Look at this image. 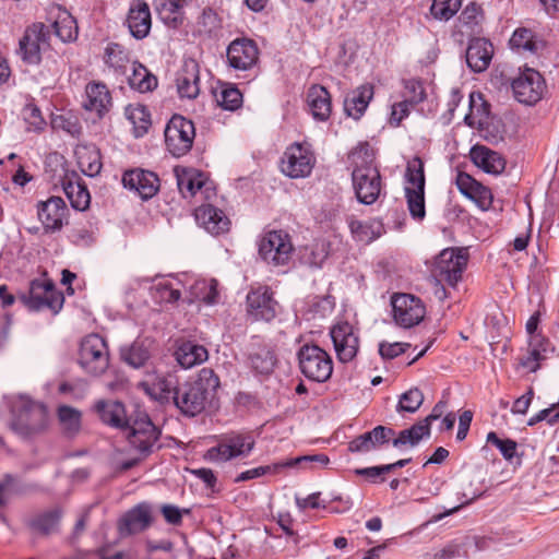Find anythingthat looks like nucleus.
Instances as JSON below:
<instances>
[{
    "label": "nucleus",
    "mask_w": 559,
    "mask_h": 559,
    "mask_svg": "<svg viewBox=\"0 0 559 559\" xmlns=\"http://www.w3.org/2000/svg\"><path fill=\"white\" fill-rule=\"evenodd\" d=\"M219 384V378L214 370L203 368L194 380L179 384L173 404L183 416L194 417L215 399Z\"/></svg>",
    "instance_id": "obj_1"
},
{
    "label": "nucleus",
    "mask_w": 559,
    "mask_h": 559,
    "mask_svg": "<svg viewBox=\"0 0 559 559\" xmlns=\"http://www.w3.org/2000/svg\"><path fill=\"white\" fill-rule=\"evenodd\" d=\"M354 169L353 187L357 200L366 205L373 204L381 192V176L374 165V156L368 143L359 144L352 153Z\"/></svg>",
    "instance_id": "obj_2"
},
{
    "label": "nucleus",
    "mask_w": 559,
    "mask_h": 559,
    "mask_svg": "<svg viewBox=\"0 0 559 559\" xmlns=\"http://www.w3.org/2000/svg\"><path fill=\"white\" fill-rule=\"evenodd\" d=\"M10 429L21 439L31 440L48 429V411L41 403L20 395L11 406Z\"/></svg>",
    "instance_id": "obj_3"
},
{
    "label": "nucleus",
    "mask_w": 559,
    "mask_h": 559,
    "mask_svg": "<svg viewBox=\"0 0 559 559\" xmlns=\"http://www.w3.org/2000/svg\"><path fill=\"white\" fill-rule=\"evenodd\" d=\"M126 436L128 444L139 453L136 456H131L127 460L118 459L120 450L116 451L115 463L117 469L126 472L138 465L141 460L151 454L155 448H159L157 442L159 440L160 430L152 423L147 415H142L130 421L126 428Z\"/></svg>",
    "instance_id": "obj_4"
},
{
    "label": "nucleus",
    "mask_w": 559,
    "mask_h": 559,
    "mask_svg": "<svg viewBox=\"0 0 559 559\" xmlns=\"http://www.w3.org/2000/svg\"><path fill=\"white\" fill-rule=\"evenodd\" d=\"M300 372L310 381L322 383L333 372L331 356L316 344H305L297 352Z\"/></svg>",
    "instance_id": "obj_5"
},
{
    "label": "nucleus",
    "mask_w": 559,
    "mask_h": 559,
    "mask_svg": "<svg viewBox=\"0 0 559 559\" xmlns=\"http://www.w3.org/2000/svg\"><path fill=\"white\" fill-rule=\"evenodd\" d=\"M293 251L290 236L284 230L266 231L259 240V255L267 265L288 264Z\"/></svg>",
    "instance_id": "obj_6"
},
{
    "label": "nucleus",
    "mask_w": 559,
    "mask_h": 559,
    "mask_svg": "<svg viewBox=\"0 0 559 559\" xmlns=\"http://www.w3.org/2000/svg\"><path fill=\"white\" fill-rule=\"evenodd\" d=\"M80 366L91 376L103 374L109 366V352L106 341L98 334L83 338L79 355Z\"/></svg>",
    "instance_id": "obj_7"
},
{
    "label": "nucleus",
    "mask_w": 559,
    "mask_h": 559,
    "mask_svg": "<svg viewBox=\"0 0 559 559\" xmlns=\"http://www.w3.org/2000/svg\"><path fill=\"white\" fill-rule=\"evenodd\" d=\"M254 444L255 441L249 433H228L222 437L217 445L210 448L204 457L216 463L247 457Z\"/></svg>",
    "instance_id": "obj_8"
},
{
    "label": "nucleus",
    "mask_w": 559,
    "mask_h": 559,
    "mask_svg": "<svg viewBox=\"0 0 559 559\" xmlns=\"http://www.w3.org/2000/svg\"><path fill=\"white\" fill-rule=\"evenodd\" d=\"M164 133L168 152L173 156L181 157L191 150L195 129L191 120L180 115H175L167 123Z\"/></svg>",
    "instance_id": "obj_9"
},
{
    "label": "nucleus",
    "mask_w": 559,
    "mask_h": 559,
    "mask_svg": "<svg viewBox=\"0 0 559 559\" xmlns=\"http://www.w3.org/2000/svg\"><path fill=\"white\" fill-rule=\"evenodd\" d=\"M21 299L32 311L47 308L53 313H58L64 302L63 295L56 290L52 282L39 280L32 281L29 295H23Z\"/></svg>",
    "instance_id": "obj_10"
},
{
    "label": "nucleus",
    "mask_w": 559,
    "mask_h": 559,
    "mask_svg": "<svg viewBox=\"0 0 559 559\" xmlns=\"http://www.w3.org/2000/svg\"><path fill=\"white\" fill-rule=\"evenodd\" d=\"M50 29L43 23L28 26L19 41L21 59L27 64H38L41 60V50L49 47Z\"/></svg>",
    "instance_id": "obj_11"
},
{
    "label": "nucleus",
    "mask_w": 559,
    "mask_h": 559,
    "mask_svg": "<svg viewBox=\"0 0 559 559\" xmlns=\"http://www.w3.org/2000/svg\"><path fill=\"white\" fill-rule=\"evenodd\" d=\"M393 319L402 328L409 329L419 324L426 314L420 298L411 294H394L391 297Z\"/></svg>",
    "instance_id": "obj_12"
},
{
    "label": "nucleus",
    "mask_w": 559,
    "mask_h": 559,
    "mask_svg": "<svg viewBox=\"0 0 559 559\" xmlns=\"http://www.w3.org/2000/svg\"><path fill=\"white\" fill-rule=\"evenodd\" d=\"M316 164V157L309 145L294 143L288 146L282 158L283 174L290 178L308 177Z\"/></svg>",
    "instance_id": "obj_13"
},
{
    "label": "nucleus",
    "mask_w": 559,
    "mask_h": 559,
    "mask_svg": "<svg viewBox=\"0 0 559 559\" xmlns=\"http://www.w3.org/2000/svg\"><path fill=\"white\" fill-rule=\"evenodd\" d=\"M511 87L519 103L534 105L542 99L546 83L538 71L526 68L513 79Z\"/></svg>",
    "instance_id": "obj_14"
},
{
    "label": "nucleus",
    "mask_w": 559,
    "mask_h": 559,
    "mask_svg": "<svg viewBox=\"0 0 559 559\" xmlns=\"http://www.w3.org/2000/svg\"><path fill=\"white\" fill-rule=\"evenodd\" d=\"M467 264V255L461 249H444L438 257L435 266V277H440L451 287L461 281Z\"/></svg>",
    "instance_id": "obj_15"
},
{
    "label": "nucleus",
    "mask_w": 559,
    "mask_h": 559,
    "mask_svg": "<svg viewBox=\"0 0 559 559\" xmlns=\"http://www.w3.org/2000/svg\"><path fill=\"white\" fill-rule=\"evenodd\" d=\"M336 356L341 362L352 361L359 349V337L348 322H337L330 331Z\"/></svg>",
    "instance_id": "obj_16"
},
{
    "label": "nucleus",
    "mask_w": 559,
    "mask_h": 559,
    "mask_svg": "<svg viewBox=\"0 0 559 559\" xmlns=\"http://www.w3.org/2000/svg\"><path fill=\"white\" fill-rule=\"evenodd\" d=\"M152 506L141 502L128 510L118 521V532L121 537L135 535L147 530L153 523Z\"/></svg>",
    "instance_id": "obj_17"
},
{
    "label": "nucleus",
    "mask_w": 559,
    "mask_h": 559,
    "mask_svg": "<svg viewBox=\"0 0 559 559\" xmlns=\"http://www.w3.org/2000/svg\"><path fill=\"white\" fill-rule=\"evenodd\" d=\"M122 185L126 189L135 192L142 200H148L157 193L159 179L150 170L130 169L123 173Z\"/></svg>",
    "instance_id": "obj_18"
},
{
    "label": "nucleus",
    "mask_w": 559,
    "mask_h": 559,
    "mask_svg": "<svg viewBox=\"0 0 559 559\" xmlns=\"http://www.w3.org/2000/svg\"><path fill=\"white\" fill-rule=\"evenodd\" d=\"M248 314L254 321H271L276 316V301L266 286L252 289L247 295Z\"/></svg>",
    "instance_id": "obj_19"
},
{
    "label": "nucleus",
    "mask_w": 559,
    "mask_h": 559,
    "mask_svg": "<svg viewBox=\"0 0 559 559\" xmlns=\"http://www.w3.org/2000/svg\"><path fill=\"white\" fill-rule=\"evenodd\" d=\"M179 382L174 374H156L152 380H145L139 383L151 399L160 404L174 403L175 392L179 386Z\"/></svg>",
    "instance_id": "obj_20"
},
{
    "label": "nucleus",
    "mask_w": 559,
    "mask_h": 559,
    "mask_svg": "<svg viewBox=\"0 0 559 559\" xmlns=\"http://www.w3.org/2000/svg\"><path fill=\"white\" fill-rule=\"evenodd\" d=\"M318 462L322 465H326L330 460L324 454L305 455L274 463L272 465L258 466L245 472H241L235 479L236 483L247 481L250 479L259 478L265 474L277 473L282 468L296 467L304 463Z\"/></svg>",
    "instance_id": "obj_21"
},
{
    "label": "nucleus",
    "mask_w": 559,
    "mask_h": 559,
    "mask_svg": "<svg viewBox=\"0 0 559 559\" xmlns=\"http://www.w3.org/2000/svg\"><path fill=\"white\" fill-rule=\"evenodd\" d=\"M456 187L464 197L473 201L481 211H488L491 207L493 201L491 190L476 181L471 175L459 173Z\"/></svg>",
    "instance_id": "obj_22"
},
{
    "label": "nucleus",
    "mask_w": 559,
    "mask_h": 559,
    "mask_svg": "<svg viewBox=\"0 0 559 559\" xmlns=\"http://www.w3.org/2000/svg\"><path fill=\"white\" fill-rule=\"evenodd\" d=\"M395 436L394 429L379 425L372 430L367 431L348 442V451L352 453H368L377 448H380L390 441Z\"/></svg>",
    "instance_id": "obj_23"
},
{
    "label": "nucleus",
    "mask_w": 559,
    "mask_h": 559,
    "mask_svg": "<svg viewBox=\"0 0 559 559\" xmlns=\"http://www.w3.org/2000/svg\"><path fill=\"white\" fill-rule=\"evenodd\" d=\"M112 106V98L107 85L103 82H90L85 86V98L83 108L86 111L94 112L102 119L109 112Z\"/></svg>",
    "instance_id": "obj_24"
},
{
    "label": "nucleus",
    "mask_w": 559,
    "mask_h": 559,
    "mask_svg": "<svg viewBox=\"0 0 559 559\" xmlns=\"http://www.w3.org/2000/svg\"><path fill=\"white\" fill-rule=\"evenodd\" d=\"M197 223L207 233L219 236L227 233L230 228L228 216L212 204H202L194 211Z\"/></svg>",
    "instance_id": "obj_25"
},
{
    "label": "nucleus",
    "mask_w": 559,
    "mask_h": 559,
    "mask_svg": "<svg viewBox=\"0 0 559 559\" xmlns=\"http://www.w3.org/2000/svg\"><path fill=\"white\" fill-rule=\"evenodd\" d=\"M62 189L71 206L78 211H85L91 204V194L81 176L74 170H67L61 178Z\"/></svg>",
    "instance_id": "obj_26"
},
{
    "label": "nucleus",
    "mask_w": 559,
    "mask_h": 559,
    "mask_svg": "<svg viewBox=\"0 0 559 559\" xmlns=\"http://www.w3.org/2000/svg\"><path fill=\"white\" fill-rule=\"evenodd\" d=\"M258 47L248 38L235 39L227 48V60L231 68L247 70L258 60Z\"/></svg>",
    "instance_id": "obj_27"
},
{
    "label": "nucleus",
    "mask_w": 559,
    "mask_h": 559,
    "mask_svg": "<svg viewBox=\"0 0 559 559\" xmlns=\"http://www.w3.org/2000/svg\"><path fill=\"white\" fill-rule=\"evenodd\" d=\"M37 214L47 230H59L63 226L67 206L62 198L50 197L37 205Z\"/></svg>",
    "instance_id": "obj_28"
},
{
    "label": "nucleus",
    "mask_w": 559,
    "mask_h": 559,
    "mask_svg": "<svg viewBox=\"0 0 559 559\" xmlns=\"http://www.w3.org/2000/svg\"><path fill=\"white\" fill-rule=\"evenodd\" d=\"M176 82L181 98L194 99L200 93L199 63L194 59L185 60Z\"/></svg>",
    "instance_id": "obj_29"
},
{
    "label": "nucleus",
    "mask_w": 559,
    "mask_h": 559,
    "mask_svg": "<svg viewBox=\"0 0 559 559\" xmlns=\"http://www.w3.org/2000/svg\"><path fill=\"white\" fill-rule=\"evenodd\" d=\"M100 420L119 430H126L131 419L127 416L126 407L118 401H98L95 404Z\"/></svg>",
    "instance_id": "obj_30"
},
{
    "label": "nucleus",
    "mask_w": 559,
    "mask_h": 559,
    "mask_svg": "<svg viewBox=\"0 0 559 559\" xmlns=\"http://www.w3.org/2000/svg\"><path fill=\"white\" fill-rule=\"evenodd\" d=\"M493 47L485 38H474L466 50V62L474 72L485 71L492 59Z\"/></svg>",
    "instance_id": "obj_31"
},
{
    "label": "nucleus",
    "mask_w": 559,
    "mask_h": 559,
    "mask_svg": "<svg viewBox=\"0 0 559 559\" xmlns=\"http://www.w3.org/2000/svg\"><path fill=\"white\" fill-rule=\"evenodd\" d=\"M472 162L485 173L500 175L506 168V160L498 152L484 145H475L469 152Z\"/></svg>",
    "instance_id": "obj_32"
},
{
    "label": "nucleus",
    "mask_w": 559,
    "mask_h": 559,
    "mask_svg": "<svg viewBox=\"0 0 559 559\" xmlns=\"http://www.w3.org/2000/svg\"><path fill=\"white\" fill-rule=\"evenodd\" d=\"M127 25L131 35L136 39L145 38L152 26L151 12L146 2L139 1L129 10Z\"/></svg>",
    "instance_id": "obj_33"
},
{
    "label": "nucleus",
    "mask_w": 559,
    "mask_h": 559,
    "mask_svg": "<svg viewBox=\"0 0 559 559\" xmlns=\"http://www.w3.org/2000/svg\"><path fill=\"white\" fill-rule=\"evenodd\" d=\"M307 103L312 117L318 121H326L332 112L329 91L322 85H312L307 93Z\"/></svg>",
    "instance_id": "obj_34"
},
{
    "label": "nucleus",
    "mask_w": 559,
    "mask_h": 559,
    "mask_svg": "<svg viewBox=\"0 0 559 559\" xmlns=\"http://www.w3.org/2000/svg\"><path fill=\"white\" fill-rule=\"evenodd\" d=\"M373 97V85L362 84L352 91L344 100V110L348 117L356 120L365 114L370 100Z\"/></svg>",
    "instance_id": "obj_35"
},
{
    "label": "nucleus",
    "mask_w": 559,
    "mask_h": 559,
    "mask_svg": "<svg viewBox=\"0 0 559 559\" xmlns=\"http://www.w3.org/2000/svg\"><path fill=\"white\" fill-rule=\"evenodd\" d=\"M63 515V510L60 507L43 511L34 515L29 522V528L43 536H48L59 532L60 521Z\"/></svg>",
    "instance_id": "obj_36"
},
{
    "label": "nucleus",
    "mask_w": 559,
    "mask_h": 559,
    "mask_svg": "<svg viewBox=\"0 0 559 559\" xmlns=\"http://www.w3.org/2000/svg\"><path fill=\"white\" fill-rule=\"evenodd\" d=\"M177 186L183 198H191L206 185V179L201 171L187 168H175Z\"/></svg>",
    "instance_id": "obj_37"
},
{
    "label": "nucleus",
    "mask_w": 559,
    "mask_h": 559,
    "mask_svg": "<svg viewBox=\"0 0 559 559\" xmlns=\"http://www.w3.org/2000/svg\"><path fill=\"white\" fill-rule=\"evenodd\" d=\"M175 356L182 368L190 369L207 360L209 352L203 345L188 341L178 346Z\"/></svg>",
    "instance_id": "obj_38"
},
{
    "label": "nucleus",
    "mask_w": 559,
    "mask_h": 559,
    "mask_svg": "<svg viewBox=\"0 0 559 559\" xmlns=\"http://www.w3.org/2000/svg\"><path fill=\"white\" fill-rule=\"evenodd\" d=\"M78 165L88 177L97 176L103 167L99 150L94 145H81L75 150Z\"/></svg>",
    "instance_id": "obj_39"
},
{
    "label": "nucleus",
    "mask_w": 559,
    "mask_h": 559,
    "mask_svg": "<svg viewBox=\"0 0 559 559\" xmlns=\"http://www.w3.org/2000/svg\"><path fill=\"white\" fill-rule=\"evenodd\" d=\"M348 227L357 242L368 245L379 238L383 233V225L378 221L350 219Z\"/></svg>",
    "instance_id": "obj_40"
},
{
    "label": "nucleus",
    "mask_w": 559,
    "mask_h": 559,
    "mask_svg": "<svg viewBox=\"0 0 559 559\" xmlns=\"http://www.w3.org/2000/svg\"><path fill=\"white\" fill-rule=\"evenodd\" d=\"M331 253V243L325 239H316L300 250V261L310 267H321Z\"/></svg>",
    "instance_id": "obj_41"
},
{
    "label": "nucleus",
    "mask_w": 559,
    "mask_h": 559,
    "mask_svg": "<svg viewBox=\"0 0 559 559\" xmlns=\"http://www.w3.org/2000/svg\"><path fill=\"white\" fill-rule=\"evenodd\" d=\"M490 105L484 99L480 93H471L469 111L465 115L464 121L469 127H483L488 122Z\"/></svg>",
    "instance_id": "obj_42"
},
{
    "label": "nucleus",
    "mask_w": 559,
    "mask_h": 559,
    "mask_svg": "<svg viewBox=\"0 0 559 559\" xmlns=\"http://www.w3.org/2000/svg\"><path fill=\"white\" fill-rule=\"evenodd\" d=\"M124 116L133 127L135 138L147 133L151 127V115L147 108L141 104H130L124 108Z\"/></svg>",
    "instance_id": "obj_43"
},
{
    "label": "nucleus",
    "mask_w": 559,
    "mask_h": 559,
    "mask_svg": "<svg viewBox=\"0 0 559 559\" xmlns=\"http://www.w3.org/2000/svg\"><path fill=\"white\" fill-rule=\"evenodd\" d=\"M276 356L267 346H257L249 354V364L252 370L260 374H270L276 365Z\"/></svg>",
    "instance_id": "obj_44"
},
{
    "label": "nucleus",
    "mask_w": 559,
    "mask_h": 559,
    "mask_svg": "<svg viewBox=\"0 0 559 559\" xmlns=\"http://www.w3.org/2000/svg\"><path fill=\"white\" fill-rule=\"evenodd\" d=\"M547 341L543 336H534L530 338L528 349L525 355L520 358V366L530 372H536L539 369L540 361L545 359V344Z\"/></svg>",
    "instance_id": "obj_45"
},
{
    "label": "nucleus",
    "mask_w": 559,
    "mask_h": 559,
    "mask_svg": "<svg viewBox=\"0 0 559 559\" xmlns=\"http://www.w3.org/2000/svg\"><path fill=\"white\" fill-rule=\"evenodd\" d=\"M430 436V428L420 420L412 427L401 430L396 437L392 438V445L401 449L404 445L416 447L425 437Z\"/></svg>",
    "instance_id": "obj_46"
},
{
    "label": "nucleus",
    "mask_w": 559,
    "mask_h": 559,
    "mask_svg": "<svg viewBox=\"0 0 559 559\" xmlns=\"http://www.w3.org/2000/svg\"><path fill=\"white\" fill-rule=\"evenodd\" d=\"M128 83L131 88L146 93L157 86V79L143 64L133 62L132 73L128 76Z\"/></svg>",
    "instance_id": "obj_47"
},
{
    "label": "nucleus",
    "mask_w": 559,
    "mask_h": 559,
    "mask_svg": "<svg viewBox=\"0 0 559 559\" xmlns=\"http://www.w3.org/2000/svg\"><path fill=\"white\" fill-rule=\"evenodd\" d=\"M158 17L170 27H178L183 21V9L173 0H154Z\"/></svg>",
    "instance_id": "obj_48"
},
{
    "label": "nucleus",
    "mask_w": 559,
    "mask_h": 559,
    "mask_svg": "<svg viewBox=\"0 0 559 559\" xmlns=\"http://www.w3.org/2000/svg\"><path fill=\"white\" fill-rule=\"evenodd\" d=\"M105 63L117 74H127L130 63L129 53L126 49L117 44L110 43L105 49Z\"/></svg>",
    "instance_id": "obj_49"
},
{
    "label": "nucleus",
    "mask_w": 559,
    "mask_h": 559,
    "mask_svg": "<svg viewBox=\"0 0 559 559\" xmlns=\"http://www.w3.org/2000/svg\"><path fill=\"white\" fill-rule=\"evenodd\" d=\"M55 34L63 43H71L78 38L79 28L75 19L63 11L52 24Z\"/></svg>",
    "instance_id": "obj_50"
},
{
    "label": "nucleus",
    "mask_w": 559,
    "mask_h": 559,
    "mask_svg": "<svg viewBox=\"0 0 559 559\" xmlns=\"http://www.w3.org/2000/svg\"><path fill=\"white\" fill-rule=\"evenodd\" d=\"M121 359L133 368L145 365L150 358V350L144 342L135 341L130 346L121 349Z\"/></svg>",
    "instance_id": "obj_51"
},
{
    "label": "nucleus",
    "mask_w": 559,
    "mask_h": 559,
    "mask_svg": "<svg viewBox=\"0 0 559 559\" xmlns=\"http://www.w3.org/2000/svg\"><path fill=\"white\" fill-rule=\"evenodd\" d=\"M510 46L516 51H527L536 53L539 48V43L531 29L520 27L515 29L510 38Z\"/></svg>",
    "instance_id": "obj_52"
},
{
    "label": "nucleus",
    "mask_w": 559,
    "mask_h": 559,
    "mask_svg": "<svg viewBox=\"0 0 559 559\" xmlns=\"http://www.w3.org/2000/svg\"><path fill=\"white\" fill-rule=\"evenodd\" d=\"M405 198L411 216L416 221H423L426 216L425 189H412L406 186Z\"/></svg>",
    "instance_id": "obj_53"
},
{
    "label": "nucleus",
    "mask_w": 559,
    "mask_h": 559,
    "mask_svg": "<svg viewBox=\"0 0 559 559\" xmlns=\"http://www.w3.org/2000/svg\"><path fill=\"white\" fill-rule=\"evenodd\" d=\"M405 179L407 186L412 189H425V165L419 156H414L408 160L405 170Z\"/></svg>",
    "instance_id": "obj_54"
},
{
    "label": "nucleus",
    "mask_w": 559,
    "mask_h": 559,
    "mask_svg": "<svg viewBox=\"0 0 559 559\" xmlns=\"http://www.w3.org/2000/svg\"><path fill=\"white\" fill-rule=\"evenodd\" d=\"M58 418L62 430L68 436L75 435L81 428V413L71 406H59Z\"/></svg>",
    "instance_id": "obj_55"
},
{
    "label": "nucleus",
    "mask_w": 559,
    "mask_h": 559,
    "mask_svg": "<svg viewBox=\"0 0 559 559\" xmlns=\"http://www.w3.org/2000/svg\"><path fill=\"white\" fill-rule=\"evenodd\" d=\"M462 5V0H432L430 13L436 20L449 21Z\"/></svg>",
    "instance_id": "obj_56"
},
{
    "label": "nucleus",
    "mask_w": 559,
    "mask_h": 559,
    "mask_svg": "<svg viewBox=\"0 0 559 559\" xmlns=\"http://www.w3.org/2000/svg\"><path fill=\"white\" fill-rule=\"evenodd\" d=\"M423 402L424 394L421 391L417 388H413L401 395L396 411L399 413H415L421 406Z\"/></svg>",
    "instance_id": "obj_57"
},
{
    "label": "nucleus",
    "mask_w": 559,
    "mask_h": 559,
    "mask_svg": "<svg viewBox=\"0 0 559 559\" xmlns=\"http://www.w3.org/2000/svg\"><path fill=\"white\" fill-rule=\"evenodd\" d=\"M197 24L200 34L210 36L221 27V20L213 9L205 8L199 16Z\"/></svg>",
    "instance_id": "obj_58"
},
{
    "label": "nucleus",
    "mask_w": 559,
    "mask_h": 559,
    "mask_svg": "<svg viewBox=\"0 0 559 559\" xmlns=\"http://www.w3.org/2000/svg\"><path fill=\"white\" fill-rule=\"evenodd\" d=\"M486 441L496 447L507 461H511L516 454L518 443L512 439H500L495 431L487 435Z\"/></svg>",
    "instance_id": "obj_59"
},
{
    "label": "nucleus",
    "mask_w": 559,
    "mask_h": 559,
    "mask_svg": "<svg viewBox=\"0 0 559 559\" xmlns=\"http://www.w3.org/2000/svg\"><path fill=\"white\" fill-rule=\"evenodd\" d=\"M219 106L226 110H236L242 104V94L234 86H228L222 90L219 98H217Z\"/></svg>",
    "instance_id": "obj_60"
},
{
    "label": "nucleus",
    "mask_w": 559,
    "mask_h": 559,
    "mask_svg": "<svg viewBox=\"0 0 559 559\" xmlns=\"http://www.w3.org/2000/svg\"><path fill=\"white\" fill-rule=\"evenodd\" d=\"M404 97L412 105L419 104L426 97L423 82L417 79H408L404 81Z\"/></svg>",
    "instance_id": "obj_61"
},
{
    "label": "nucleus",
    "mask_w": 559,
    "mask_h": 559,
    "mask_svg": "<svg viewBox=\"0 0 559 559\" xmlns=\"http://www.w3.org/2000/svg\"><path fill=\"white\" fill-rule=\"evenodd\" d=\"M24 120L27 124L26 130L33 132H40L46 126V121L41 117L39 108L34 105H28L24 109Z\"/></svg>",
    "instance_id": "obj_62"
},
{
    "label": "nucleus",
    "mask_w": 559,
    "mask_h": 559,
    "mask_svg": "<svg viewBox=\"0 0 559 559\" xmlns=\"http://www.w3.org/2000/svg\"><path fill=\"white\" fill-rule=\"evenodd\" d=\"M411 347L409 343H386L381 342L379 344V354L383 359H393L401 354L405 353Z\"/></svg>",
    "instance_id": "obj_63"
},
{
    "label": "nucleus",
    "mask_w": 559,
    "mask_h": 559,
    "mask_svg": "<svg viewBox=\"0 0 559 559\" xmlns=\"http://www.w3.org/2000/svg\"><path fill=\"white\" fill-rule=\"evenodd\" d=\"M354 474L357 476L365 477L367 480H369L372 484H378V483L384 481V479H385L384 475L386 474V471L384 469V465H380V466L355 468Z\"/></svg>",
    "instance_id": "obj_64"
}]
</instances>
